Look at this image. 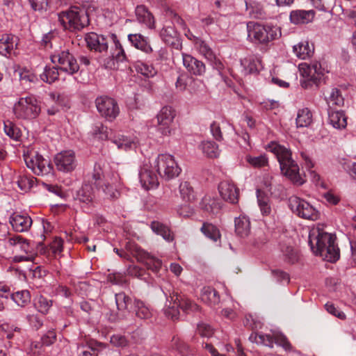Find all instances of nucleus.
Instances as JSON below:
<instances>
[{"mask_svg":"<svg viewBox=\"0 0 356 356\" xmlns=\"http://www.w3.org/2000/svg\"><path fill=\"white\" fill-rule=\"evenodd\" d=\"M309 245L316 255L327 261L335 262L339 259V249L335 244L334 236L325 232L320 225L311 229Z\"/></svg>","mask_w":356,"mask_h":356,"instance_id":"f257e3e1","label":"nucleus"},{"mask_svg":"<svg viewBox=\"0 0 356 356\" xmlns=\"http://www.w3.org/2000/svg\"><path fill=\"white\" fill-rule=\"evenodd\" d=\"M266 149L272 152L277 158L282 174L290 179L294 184L302 185L305 180L299 172V166L292 159L290 148L276 141L268 144Z\"/></svg>","mask_w":356,"mask_h":356,"instance_id":"f03ea898","label":"nucleus"},{"mask_svg":"<svg viewBox=\"0 0 356 356\" xmlns=\"http://www.w3.org/2000/svg\"><path fill=\"white\" fill-rule=\"evenodd\" d=\"M93 179L97 187L102 188L109 198H117L119 195L116 187L120 183L119 175L116 172H104L100 165H95Z\"/></svg>","mask_w":356,"mask_h":356,"instance_id":"7ed1b4c3","label":"nucleus"},{"mask_svg":"<svg viewBox=\"0 0 356 356\" xmlns=\"http://www.w3.org/2000/svg\"><path fill=\"white\" fill-rule=\"evenodd\" d=\"M58 21L65 29L81 30L89 24V18L84 9L71 7L58 15Z\"/></svg>","mask_w":356,"mask_h":356,"instance_id":"20e7f679","label":"nucleus"},{"mask_svg":"<svg viewBox=\"0 0 356 356\" xmlns=\"http://www.w3.org/2000/svg\"><path fill=\"white\" fill-rule=\"evenodd\" d=\"M298 69L301 76L300 86L305 89L311 88L314 85L317 86L325 74L328 72V70L318 61L310 63H302L299 64Z\"/></svg>","mask_w":356,"mask_h":356,"instance_id":"39448f33","label":"nucleus"},{"mask_svg":"<svg viewBox=\"0 0 356 356\" xmlns=\"http://www.w3.org/2000/svg\"><path fill=\"white\" fill-rule=\"evenodd\" d=\"M248 38L254 43L265 44L281 36L280 29L277 26H265L250 22L248 24Z\"/></svg>","mask_w":356,"mask_h":356,"instance_id":"423d86ee","label":"nucleus"},{"mask_svg":"<svg viewBox=\"0 0 356 356\" xmlns=\"http://www.w3.org/2000/svg\"><path fill=\"white\" fill-rule=\"evenodd\" d=\"M41 111L38 99L33 95L20 97L13 106V113L18 119L33 120Z\"/></svg>","mask_w":356,"mask_h":356,"instance_id":"0eeeda50","label":"nucleus"},{"mask_svg":"<svg viewBox=\"0 0 356 356\" xmlns=\"http://www.w3.org/2000/svg\"><path fill=\"white\" fill-rule=\"evenodd\" d=\"M154 163L159 176L165 180L178 177L181 171L174 156L168 154H159Z\"/></svg>","mask_w":356,"mask_h":356,"instance_id":"6e6552de","label":"nucleus"},{"mask_svg":"<svg viewBox=\"0 0 356 356\" xmlns=\"http://www.w3.org/2000/svg\"><path fill=\"white\" fill-rule=\"evenodd\" d=\"M289 207L293 213L302 218L310 220H316L319 218L318 211L308 202L297 196L289 197Z\"/></svg>","mask_w":356,"mask_h":356,"instance_id":"1a4fd4ad","label":"nucleus"},{"mask_svg":"<svg viewBox=\"0 0 356 356\" xmlns=\"http://www.w3.org/2000/svg\"><path fill=\"white\" fill-rule=\"evenodd\" d=\"M51 61L57 65L59 70L67 74H73L79 70V65L68 51H63L51 56Z\"/></svg>","mask_w":356,"mask_h":356,"instance_id":"9d476101","label":"nucleus"},{"mask_svg":"<svg viewBox=\"0 0 356 356\" xmlns=\"http://www.w3.org/2000/svg\"><path fill=\"white\" fill-rule=\"evenodd\" d=\"M95 105L99 114L113 121L119 115L120 108L116 101L107 96H100L95 99Z\"/></svg>","mask_w":356,"mask_h":356,"instance_id":"9b49d317","label":"nucleus"},{"mask_svg":"<svg viewBox=\"0 0 356 356\" xmlns=\"http://www.w3.org/2000/svg\"><path fill=\"white\" fill-rule=\"evenodd\" d=\"M176 116V111L170 106L161 108L156 115L158 129L163 136L171 135L173 129L172 124Z\"/></svg>","mask_w":356,"mask_h":356,"instance_id":"f8f14e48","label":"nucleus"},{"mask_svg":"<svg viewBox=\"0 0 356 356\" xmlns=\"http://www.w3.org/2000/svg\"><path fill=\"white\" fill-rule=\"evenodd\" d=\"M24 161L26 166L37 175H47L51 170L49 161L37 152H31L24 155Z\"/></svg>","mask_w":356,"mask_h":356,"instance_id":"ddd939ff","label":"nucleus"},{"mask_svg":"<svg viewBox=\"0 0 356 356\" xmlns=\"http://www.w3.org/2000/svg\"><path fill=\"white\" fill-rule=\"evenodd\" d=\"M54 161L56 169L63 172H70L76 166L75 153L72 150H65L56 154Z\"/></svg>","mask_w":356,"mask_h":356,"instance_id":"4468645a","label":"nucleus"},{"mask_svg":"<svg viewBox=\"0 0 356 356\" xmlns=\"http://www.w3.org/2000/svg\"><path fill=\"white\" fill-rule=\"evenodd\" d=\"M254 341L257 343H261L266 346L273 347L275 342L279 346H281L286 350H291V345L284 335L280 333H275L273 336L270 334H265L262 333L256 334L254 337Z\"/></svg>","mask_w":356,"mask_h":356,"instance_id":"2eb2a0df","label":"nucleus"},{"mask_svg":"<svg viewBox=\"0 0 356 356\" xmlns=\"http://www.w3.org/2000/svg\"><path fill=\"white\" fill-rule=\"evenodd\" d=\"M195 46L198 52L202 55L209 62H210L214 68L219 71L223 68L222 63L217 58L216 54L208 43L200 38H196Z\"/></svg>","mask_w":356,"mask_h":356,"instance_id":"dca6fc26","label":"nucleus"},{"mask_svg":"<svg viewBox=\"0 0 356 356\" xmlns=\"http://www.w3.org/2000/svg\"><path fill=\"white\" fill-rule=\"evenodd\" d=\"M218 191L221 197L231 204H236L238 200L239 191L236 185L229 180L222 181L218 185Z\"/></svg>","mask_w":356,"mask_h":356,"instance_id":"f3484780","label":"nucleus"},{"mask_svg":"<svg viewBox=\"0 0 356 356\" xmlns=\"http://www.w3.org/2000/svg\"><path fill=\"white\" fill-rule=\"evenodd\" d=\"M183 65L187 71L195 76H203L206 72L204 63L190 54L182 53Z\"/></svg>","mask_w":356,"mask_h":356,"instance_id":"a211bd4d","label":"nucleus"},{"mask_svg":"<svg viewBox=\"0 0 356 356\" xmlns=\"http://www.w3.org/2000/svg\"><path fill=\"white\" fill-rule=\"evenodd\" d=\"M134 255L138 261L143 263L148 268L153 271L156 272L161 267L162 262L160 259L140 248H136Z\"/></svg>","mask_w":356,"mask_h":356,"instance_id":"6ab92c4d","label":"nucleus"},{"mask_svg":"<svg viewBox=\"0 0 356 356\" xmlns=\"http://www.w3.org/2000/svg\"><path fill=\"white\" fill-rule=\"evenodd\" d=\"M139 179L142 186L146 190L155 188L159 185L157 176L147 164H144L139 172Z\"/></svg>","mask_w":356,"mask_h":356,"instance_id":"aec40b11","label":"nucleus"},{"mask_svg":"<svg viewBox=\"0 0 356 356\" xmlns=\"http://www.w3.org/2000/svg\"><path fill=\"white\" fill-rule=\"evenodd\" d=\"M85 40L90 49L99 52L106 51L108 49V40L102 35L89 33L86 35Z\"/></svg>","mask_w":356,"mask_h":356,"instance_id":"412c9836","label":"nucleus"},{"mask_svg":"<svg viewBox=\"0 0 356 356\" xmlns=\"http://www.w3.org/2000/svg\"><path fill=\"white\" fill-rule=\"evenodd\" d=\"M10 223L15 232H24L30 229L33 221L27 214L13 213L10 218Z\"/></svg>","mask_w":356,"mask_h":356,"instance_id":"4be33fe9","label":"nucleus"},{"mask_svg":"<svg viewBox=\"0 0 356 356\" xmlns=\"http://www.w3.org/2000/svg\"><path fill=\"white\" fill-rule=\"evenodd\" d=\"M244 74H250L258 72L261 68V60L255 56H248L241 60Z\"/></svg>","mask_w":356,"mask_h":356,"instance_id":"5701e85b","label":"nucleus"},{"mask_svg":"<svg viewBox=\"0 0 356 356\" xmlns=\"http://www.w3.org/2000/svg\"><path fill=\"white\" fill-rule=\"evenodd\" d=\"M314 51V47L307 40H303L293 46V52L300 59L310 58Z\"/></svg>","mask_w":356,"mask_h":356,"instance_id":"b1692460","label":"nucleus"},{"mask_svg":"<svg viewBox=\"0 0 356 356\" xmlns=\"http://www.w3.org/2000/svg\"><path fill=\"white\" fill-rule=\"evenodd\" d=\"M315 16V13L312 10H296L290 13V21L294 24H303L312 22Z\"/></svg>","mask_w":356,"mask_h":356,"instance_id":"393cba45","label":"nucleus"},{"mask_svg":"<svg viewBox=\"0 0 356 356\" xmlns=\"http://www.w3.org/2000/svg\"><path fill=\"white\" fill-rule=\"evenodd\" d=\"M128 40L135 48L146 54L152 52V48L149 43L147 38L140 33L129 34Z\"/></svg>","mask_w":356,"mask_h":356,"instance_id":"a878e982","label":"nucleus"},{"mask_svg":"<svg viewBox=\"0 0 356 356\" xmlns=\"http://www.w3.org/2000/svg\"><path fill=\"white\" fill-rule=\"evenodd\" d=\"M136 17L137 21L140 24H144L147 28H154V17L145 6L140 5L136 7Z\"/></svg>","mask_w":356,"mask_h":356,"instance_id":"bb28decb","label":"nucleus"},{"mask_svg":"<svg viewBox=\"0 0 356 356\" xmlns=\"http://www.w3.org/2000/svg\"><path fill=\"white\" fill-rule=\"evenodd\" d=\"M172 300L175 299V304H177L184 312L189 313L199 310V306L186 297L180 296L177 292H173L170 296Z\"/></svg>","mask_w":356,"mask_h":356,"instance_id":"cd10ccee","label":"nucleus"},{"mask_svg":"<svg viewBox=\"0 0 356 356\" xmlns=\"http://www.w3.org/2000/svg\"><path fill=\"white\" fill-rule=\"evenodd\" d=\"M17 38L13 35L4 34L0 38V54H11L17 47Z\"/></svg>","mask_w":356,"mask_h":356,"instance_id":"c85d7f7f","label":"nucleus"},{"mask_svg":"<svg viewBox=\"0 0 356 356\" xmlns=\"http://www.w3.org/2000/svg\"><path fill=\"white\" fill-rule=\"evenodd\" d=\"M328 123L334 129H344L347 126V118L342 111H330Z\"/></svg>","mask_w":356,"mask_h":356,"instance_id":"c756f323","label":"nucleus"},{"mask_svg":"<svg viewBox=\"0 0 356 356\" xmlns=\"http://www.w3.org/2000/svg\"><path fill=\"white\" fill-rule=\"evenodd\" d=\"M46 106L49 115L56 114L63 106V98L57 93L51 92L46 100Z\"/></svg>","mask_w":356,"mask_h":356,"instance_id":"7c9ffc66","label":"nucleus"},{"mask_svg":"<svg viewBox=\"0 0 356 356\" xmlns=\"http://www.w3.org/2000/svg\"><path fill=\"white\" fill-rule=\"evenodd\" d=\"M112 142L116 145L119 149L128 151L137 147V140L135 138L124 135H118L114 137Z\"/></svg>","mask_w":356,"mask_h":356,"instance_id":"2f4dec72","label":"nucleus"},{"mask_svg":"<svg viewBox=\"0 0 356 356\" xmlns=\"http://www.w3.org/2000/svg\"><path fill=\"white\" fill-rule=\"evenodd\" d=\"M8 244L11 246H15L17 250H21L26 254H31L33 249V246L27 240L19 235L9 238L8 239Z\"/></svg>","mask_w":356,"mask_h":356,"instance_id":"473e14b6","label":"nucleus"},{"mask_svg":"<svg viewBox=\"0 0 356 356\" xmlns=\"http://www.w3.org/2000/svg\"><path fill=\"white\" fill-rule=\"evenodd\" d=\"M201 300L211 307H215L220 302V297L218 292L209 286L202 289Z\"/></svg>","mask_w":356,"mask_h":356,"instance_id":"72a5a7b5","label":"nucleus"},{"mask_svg":"<svg viewBox=\"0 0 356 356\" xmlns=\"http://www.w3.org/2000/svg\"><path fill=\"white\" fill-rule=\"evenodd\" d=\"M201 207L209 213L216 214L220 210L221 203L216 198L205 196L201 202Z\"/></svg>","mask_w":356,"mask_h":356,"instance_id":"f704fd0d","label":"nucleus"},{"mask_svg":"<svg viewBox=\"0 0 356 356\" xmlns=\"http://www.w3.org/2000/svg\"><path fill=\"white\" fill-rule=\"evenodd\" d=\"M235 231L241 237L247 236L250 232V222L248 218L241 216L235 219Z\"/></svg>","mask_w":356,"mask_h":356,"instance_id":"c9c22d12","label":"nucleus"},{"mask_svg":"<svg viewBox=\"0 0 356 356\" xmlns=\"http://www.w3.org/2000/svg\"><path fill=\"white\" fill-rule=\"evenodd\" d=\"M202 153L209 158H217L220 155L218 145L213 141L204 140L200 145Z\"/></svg>","mask_w":356,"mask_h":356,"instance_id":"e433bc0d","label":"nucleus"},{"mask_svg":"<svg viewBox=\"0 0 356 356\" xmlns=\"http://www.w3.org/2000/svg\"><path fill=\"white\" fill-rule=\"evenodd\" d=\"M160 37L168 44H174L178 38L177 31L172 24L165 25L160 32Z\"/></svg>","mask_w":356,"mask_h":356,"instance_id":"4c0bfd02","label":"nucleus"},{"mask_svg":"<svg viewBox=\"0 0 356 356\" xmlns=\"http://www.w3.org/2000/svg\"><path fill=\"white\" fill-rule=\"evenodd\" d=\"M77 199L85 203L91 202L94 198V189L91 184L85 183L76 193Z\"/></svg>","mask_w":356,"mask_h":356,"instance_id":"58836bf2","label":"nucleus"},{"mask_svg":"<svg viewBox=\"0 0 356 356\" xmlns=\"http://www.w3.org/2000/svg\"><path fill=\"white\" fill-rule=\"evenodd\" d=\"M134 312L136 316L140 319H149L152 316V309L145 302L139 300L134 301Z\"/></svg>","mask_w":356,"mask_h":356,"instance_id":"ea45409f","label":"nucleus"},{"mask_svg":"<svg viewBox=\"0 0 356 356\" xmlns=\"http://www.w3.org/2000/svg\"><path fill=\"white\" fill-rule=\"evenodd\" d=\"M325 100L330 106L331 105L340 106L343 105L344 102L340 90L336 88H332L327 92Z\"/></svg>","mask_w":356,"mask_h":356,"instance_id":"a19ab883","label":"nucleus"},{"mask_svg":"<svg viewBox=\"0 0 356 356\" xmlns=\"http://www.w3.org/2000/svg\"><path fill=\"white\" fill-rule=\"evenodd\" d=\"M152 230L158 235H161L165 240L171 241L173 236L170 229L164 224L159 221H153L150 225Z\"/></svg>","mask_w":356,"mask_h":356,"instance_id":"79ce46f5","label":"nucleus"},{"mask_svg":"<svg viewBox=\"0 0 356 356\" xmlns=\"http://www.w3.org/2000/svg\"><path fill=\"white\" fill-rule=\"evenodd\" d=\"M10 298L19 307H24L31 302V295L28 290L17 291L10 295Z\"/></svg>","mask_w":356,"mask_h":356,"instance_id":"37998d69","label":"nucleus"},{"mask_svg":"<svg viewBox=\"0 0 356 356\" xmlns=\"http://www.w3.org/2000/svg\"><path fill=\"white\" fill-rule=\"evenodd\" d=\"M312 122V112L307 108L300 109L296 118V124L298 127H307Z\"/></svg>","mask_w":356,"mask_h":356,"instance_id":"c03bdc74","label":"nucleus"},{"mask_svg":"<svg viewBox=\"0 0 356 356\" xmlns=\"http://www.w3.org/2000/svg\"><path fill=\"white\" fill-rule=\"evenodd\" d=\"M179 192L181 199L186 202H191L195 199V192L191 184L187 181H181L179 186Z\"/></svg>","mask_w":356,"mask_h":356,"instance_id":"a18cd8bd","label":"nucleus"},{"mask_svg":"<svg viewBox=\"0 0 356 356\" xmlns=\"http://www.w3.org/2000/svg\"><path fill=\"white\" fill-rule=\"evenodd\" d=\"M136 71L145 77H153L156 74V70L152 65L137 61L134 65Z\"/></svg>","mask_w":356,"mask_h":356,"instance_id":"49530a36","label":"nucleus"},{"mask_svg":"<svg viewBox=\"0 0 356 356\" xmlns=\"http://www.w3.org/2000/svg\"><path fill=\"white\" fill-rule=\"evenodd\" d=\"M35 181V178L26 174L19 175L17 180L19 188L24 192L29 191L34 186Z\"/></svg>","mask_w":356,"mask_h":356,"instance_id":"de8ad7c7","label":"nucleus"},{"mask_svg":"<svg viewBox=\"0 0 356 356\" xmlns=\"http://www.w3.org/2000/svg\"><path fill=\"white\" fill-rule=\"evenodd\" d=\"M90 133L94 138L99 140L107 139L108 135V128L104 126L102 122H97L94 124L92 127Z\"/></svg>","mask_w":356,"mask_h":356,"instance_id":"09e8293b","label":"nucleus"},{"mask_svg":"<svg viewBox=\"0 0 356 356\" xmlns=\"http://www.w3.org/2000/svg\"><path fill=\"white\" fill-rule=\"evenodd\" d=\"M58 67L46 66L44 72L40 74L41 79L49 83L54 82L58 79Z\"/></svg>","mask_w":356,"mask_h":356,"instance_id":"8fccbe9b","label":"nucleus"},{"mask_svg":"<svg viewBox=\"0 0 356 356\" xmlns=\"http://www.w3.org/2000/svg\"><path fill=\"white\" fill-rule=\"evenodd\" d=\"M282 252L283 259L286 263L294 264L298 261V253L292 246L286 245L282 247Z\"/></svg>","mask_w":356,"mask_h":356,"instance_id":"3c124183","label":"nucleus"},{"mask_svg":"<svg viewBox=\"0 0 356 356\" xmlns=\"http://www.w3.org/2000/svg\"><path fill=\"white\" fill-rule=\"evenodd\" d=\"M5 134L14 140H17L21 136L19 128L10 121L4 122L3 127Z\"/></svg>","mask_w":356,"mask_h":356,"instance_id":"603ef678","label":"nucleus"},{"mask_svg":"<svg viewBox=\"0 0 356 356\" xmlns=\"http://www.w3.org/2000/svg\"><path fill=\"white\" fill-rule=\"evenodd\" d=\"M201 230L207 237L211 238L213 241H217L220 238V234L219 230L212 224L204 223L202 227Z\"/></svg>","mask_w":356,"mask_h":356,"instance_id":"864d4df0","label":"nucleus"},{"mask_svg":"<svg viewBox=\"0 0 356 356\" xmlns=\"http://www.w3.org/2000/svg\"><path fill=\"white\" fill-rule=\"evenodd\" d=\"M245 161L254 168H261L268 165V159L264 154L258 156H246Z\"/></svg>","mask_w":356,"mask_h":356,"instance_id":"5fc2aeb1","label":"nucleus"},{"mask_svg":"<svg viewBox=\"0 0 356 356\" xmlns=\"http://www.w3.org/2000/svg\"><path fill=\"white\" fill-rule=\"evenodd\" d=\"M131 299L124 293H118L115 294V303L119 311H125L131 304Z\"/></svg>","mask_w":356,"mask_h":356,"instance_id":"6e6d98bb","label":"nucleus"},{"mask_svg":"<svg viewBox=\"0 0 356 356\" xmlns=\"http://www.w3.org/2000/svg\"><path fill=\"white\" fill-rule=\"evenodd\" d=\"M51 305V300H48L42 296H39L35 302V306L37 309L42 314H47Z\"/></svg>","mask_w":356,"mask_h":356,"instance_id":"4d7b16f0","label":"nucleus"},{"mask_svg":"<svg viewBox=\"0 0 356 356\" xmlns=\"http://www.w3.org/2000/svg\"><path fill=\"white\" fill-rule=\"evenodd\" d=\"M175 299V298H174ZM170 303L168 305H165V307L164 308V314L172 320L177 319L179 316V312L178 309V305L177 304H175V300H172L170 298V301H169Z\"/></svg>","mask_w":356,"mask_h":356,"instance_id":"13d9d810","label":"nucleus"},{"mask_svg":"<svg viewBox=\"0 0 356 356\" xmlns=\"http://www.w3.org/2000/svg\"><path fill=\"white\" fill-rule=\"evenodd\" d=\"M257 201L260 211L264 216H268L271 213V207L269 204V200L266 197L260 195V191H257Z\"/></svg>","mask_w":356,"mask_h":356,"instance_id":"bf43d9fd","label":"nucleus"},{"mask_svg":"<svg viewBox=\"0 0 356 356\" xmlns=\"http://www.w3.org/2000/svg\"><path fill=\"white\" fill-rule=\"evenodd\" d=\"M20 81L24 83H35L37 81V76L26 68H22L19 70Z\"/></svg>","mask_w":356,"mask_h":356,"instance_id":"052dcab7","label":"nucleus"},{"mask_svg":"<svg viewBox=\"0 0 356 356\" xmlns=\"http://www.w3.org/2000/svg\"><path fill=\"white\" fill-rule=\"evenodd\" d=\"M110 37L115 42L116 51H118L115 55V60L118 62L124 61L126 60L125 52H124V49H122L121 44L117 40L116 35L115 34H111Z\"/></svg>","mask_w":356,"mask_h":356,"instance_id":"680f3d73","label":"nucleus"},{"mask_svg":"<svg viewBox=\"0 0 356 356\" xmlns=\"http://www.w3.org/2000/svg\"><path fill=\"white\" fill-rule=\"evenodd\" d=\"M172 347L178 350L182 356H186L188 350V346L179 337H173Z\"/></svg>","mask_w":356,"mask_h":356,"instance_id":"e2e57ef3","label":"nucleus"},{"mask_svg":"<svg viewBox=\"0 0 356 356\" xmlns=\"http://www.w3.org/2000/svg\"><path fill=\"white\" fill-rule=\"evenodd\" d=\"M325 309L329 314L337 317L338 318H339L341 320H344L346 317L344 312H343L342 311L339 309L337 307H336L334 306V305L332 302H327L325 305Z\"/></svg>","mask_w":356,"mask_h":356,"instance_id":"0e129e2a","label":"nucleus"},{"mask_svg":"<svg viewBox=\"0 0 356 356\" xmlns=\"http://www.w3.org/2000/svg\"><path fill=\"white\" fill-rule=\"evenodd\" d=\"M210 131L213 137L218 141H221L223 139L222 134L221 131V126L218 122H213L210 125Z\"/></svg>","mask_w":356,"mask_h":356,"instance_id":"69168bd1","label":"nucleus"},{"mask_svg":"<svg viewBox=\"0 0 356 356\" xmlns=\"http://www.w3.org/2000/svg\"><path fill=\"white\" fill-rule=\"evenodd\" d=\"M197 332L203 337H210L213 334V331L211 327L209 325L204 323L198 324Z\"/></svg>","mask_w":356,"mask_h":356,"instance_id":"338daca9","label":"nucleus"},{"mask_svg":"<svg viewBox=\"0 0 356 356\" xmlns=\"http://www.w3.org/2000/svg\"><path fill=\"white\" fill-rule=\"evenodd\" d=\"M29 2L34 10H47L49 7V0H29Z\"/></svg>","mask_w":356,"mask_h":356,"instance_id":"774afa93","label":"nucleus"}]
</instances>
